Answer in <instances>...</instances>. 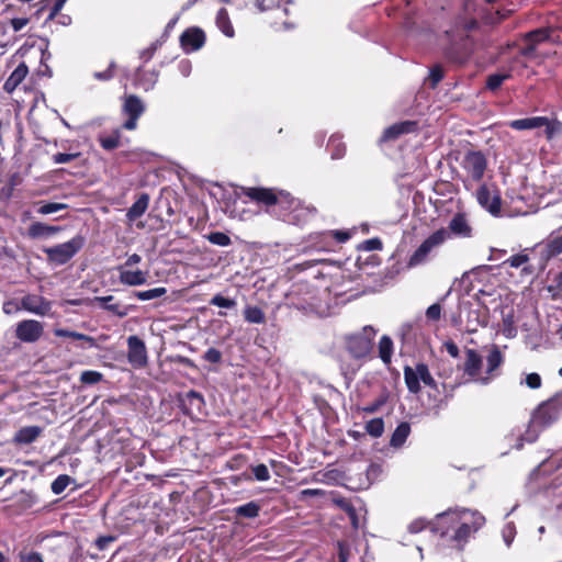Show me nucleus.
<instances>
[{"instance_id": "15", "label": "nucleus", "mask_w": 562, "mask_h": 562, "mask_svg": "<svg viewBox=\"0 0 562 562\" xmlns=\"http://www.w3.org/2000/svg\"><path fill=\"white\" fill-rule=\"evenodd\" d=\"M18 310H24L35 315L45 316L52 310V302L42 295L26 294L20 300Z\"/></svg>"}, {"instance_id": "34", "label": "nucleus", "mask_w": 562, "mask_h": 562, "mask_svg": "<svg viewBox=\"0 0 562 562\" xmlns=\"http://www.w3.org/2000/svg\"><path fill=\"white\" fill-rule=\"evenodd\" d=\"M276 204L272 206V211L277 214L276 209H280L278 216L283 215V212H288L296 206V200L288 192L277 191L276 192Z\"/></svg>"}, {"instance_id": "52", "label": "nucleus", "mask_w": 562, "mask_h": 562, "mask_svg": "<svg viewBox=\"0 0 562 562\" xmlns=\"http://www.w3.org/2000/svg\"><path fill=\"white\" fill-rule=\"evenodd\" d=\"M210 304L224 308H233L236 306V301L221 294H216L211 299Z\"/></svg>"}, {"instance_id": "40", "label": "nucleus", "mask_w": 562, "mask_h": 562, "mask_svg": "<svg viewBox=\"0 0 562 562\" xmlns=\"http://www.w3.org/2000/svg\"><path fill=\"white\" fill-rule=\"evenodd\" d=\"M330 149V156L333 159H340L346 154V145L342 143L340 137L331 136L327 144Z\"/></svg>"}, {"instance_id": "64", "label": "nucleus", "mask_w": 562, "mask_h": 562, "mask_svg": "<svg viewBox=\"0 0 562 562\" xmlns=\"http://www.w3.org/2000/svg\"><path fill=\"white\" fill-rule=\"evenodd\" d=\"M426 317L429 321H439L441 317V306L439 303L431 304L426 311Z\"/></svg>"}, {"instance_id": "14", "label": "nucleus", "mask_w": 562, "mask_h": 562, "mask_svg": "<svg viewBox=\"0 0 562 562\" xmlns=\"http://www.w3.org/2000/svg\"><path fill=\"white\" fill-rule=\"evenodd\" d=\"M127 360L134 368H143L147 364V350L145 342L138 336L127 338Z\"/></svg>"}, {"instance_id": "26", "label": "nucleus", "mask_w": 562, "mask_h": 562, "mask_svg": "<svg viewBox=\"0 0 562 562\" xmlns=\"http://www.w3.org/2000/svg\"><path fill=\"white\" fill-rule=\"evenodd\" d=\"M555 29L552 26L539 27L522 35V42H530L536 47L551 40Z\"/></svg>"}, {"instance_id": "55", "label": "nucleus", "mask_w": 562, "mask_h": 562, "mask_svg": "<svg viewBox=\"0 0 562 562\" xmlns=\"http://www.w3.org/2000/svg\"><path fill=\"white\" fill-rule=\"evenodd\" d=\"M337 505L350 517V519L356 522L357 520V510L350 501L346 498H340L337 502Z\"/></svg>"}, {"instance_id": "37", "label": "nucleus", "mask_w": 562, "mask_h": 562, "mask_svg": "<svg viewBox=\"0 0 562 562\" xmlns=\"http://www.w3.org/2000/svg\"><path fill=\"white\" fill-rule=\"evenodd\" d=\"M244 318L250 324H265L266 315L261 307L247 305L244 310Z\"/></svg>"}, {"instance_id": "7", "label": "nucleus", "mask_w": 562, "mask_h": 562, "mask_svg": "<svg viewBox=\"0 0 562 562\" xmlns=\"http://www.w3.org/2000/svg\"><path fill=\"white\" fill-rule=\"evenodd\" d=\"M460 165L472 181L480 182L487 168V159L481 150H468Z\"/></svg>"}, {"instance_id": "44", "label": "nucleus", "mask_w": 562, "mask_h": 562, "mask_svg": "<svg viewBox=\"0 0 562 562\" xmlns=\"http://www.w3.org/2000/svg\"><path fill=\"white\" fill-rule=\"evenodd\" d=\"M319 237L325 239H331L336 243H346L351 238V234L348 231H329V232H322Z\"/></svg>"}, {"instance_id": "51", "label": "nucleus", "mask_w": 562, "mask_h": 562, "mask_svg": "<svg viewBox=\"0 0 562 562\" xmlns=\"http://www.w3.org/2000/svg\"><path fill=\"white\" fill-rule=\"evenodd\" d=\"M389 395L382 394L376 400L371 402L370 404L362 407V412L367 414H373L381 409L382 406H384L387 402Z\"/></svg>"}, {"instance_id": "11", "label": "nucleus", "mask_w": 562, "mask_h": 562, "mask_svg": "<svg viewBox=\"0 0 562 562\" xmlns=\"http://www.w3.org/2000/svg\"><path fill=\"white\" fill-rule=\"evenodd\" d=\"M123 112L127 120L123 123V128L132 131L136 128L138 119L145 112V104L142 99L135 94L126 95L123 103Z\"/></svg>"}, {"instance_id": "47", "label": "nucleus", "mask_w": 562, "mask_h": 562, "mask_svg": "<svg viewBox=\"0 0 562 562\" xmlns=\"http://www.w3.org/2000/svg\"><path fill=\"white\" fill-rule=\"evenodd\" d=\"M206 239L217 246L226 247L232 244L231 237L223 232H211L209 235H206Z\"/></svg>"}, {"instance_id": "54", "label": "nucleus", "mask_w": 562, "mask_h": 562, "mask_svg": "<svg viewBox=\"0 0 562 562\" xmlns=\"http://www.w3.org/2000/svg\"><path fill=\"white\" fill-rule=\"evenodd\" d=\"M430 522H431V520H426L424 518H417L408 525L407 529L411 533H418L425 529L430 530Z\"/></svg>"}, {"instance_id": "28", "label": "nucleus", "mask_w": 562, "mask_h": 562, "mask_svg": "<svg viewBox=\"0 0 562 562\" xmlns=\"http://www.w3.org/2000/svg\"><path fill=\"white\" fill-rule=\"evenodd\" d=\"M42 434L40 426H25L19 429L13 438V441L19 445H30L34 442Z\"/></svg>"}, {"instance_id": "12", "label": "nucleus", "mask_w": 562, "mask_h": 562, "mask_svg": "<svg viewBox=\"0 0 562 562\" xmlns=\"http://www.w3.org/2000/svg\"><path fill=\"white\" fill-rule=\"evenodd\" d=\"M180 46L184 53L190 54L201 49L206 42L205 32L199 26H190L180 35Z\"/></svg>"}, {"instance_id": "3", "label": "nucleus", "mask_w": 562, "mask_h": 562, "mask_svg": "<svg viewBox=\"0 0 562 562\" xmlns=\"http://www.w3.org/2000/svg\"><path fill=\"white\" fill-rule=\"evenodd\" d=\"M562 414V392H557L541 402L533 411L530 425L547 428L555 423Z\"/></svg>"}, {"instance_id": "63", "label": "nucleus", "mask_w": 562, "mask_h": 562, "mask_svg": "<svg viewBox=\"0 0 562 562\" xmlns=\"http://www.w3.org/2000/svg\"><path fill=\"white\" fill-rule=\"evenodd\" d=\"M524 43H525V45L519 48L518 55L521 57H525V58H529V59L535 58L537 47L533 44H531L530 42H524Z\"/></svg>"}, {"instance_id": "35", "label": "nucleus", "mask_w": 562, "mask_h": 562, "mask_svg": "<svg viewBox=\"0 0 562 562\" xmlns=\"http://www.w3.org/2000/svg\"><path fill=\"white\" fill-rule=\"evenodd\" d=\"M54 335L56 337H65V338L74 339V340L85 341L86 346H82L83 348H91V347L95 346V339L93 337L86 335V334L78 333V331H74V330H69V329H65V328H55Z\"/></svg>"}, {"instance_id": "10", "label": "nucleus", "mask_w": 562, "mask_h": 562, "mask_svg": "<svg viewBox=\"0 0 562 562\" xmlns=\"http://www.w3.org/2000/svg\"><path fill=\"white\" fill-rule=\"evenodd\" d=\"M346 348L355 359H363L373 348V338L366 333L353 334L347 337Z\"/></svg>"}, {"instance_id": "24", "label": "nucleus", "mask_w": 562, "mask_h": 562, "mask_svg": "<svg viewBox=\"0 0 562 562\" xmlns=\"http://www.w3.org/2000/svg\"><path fill=\"white\" fill-rule=\"evenodd\" d=\"M29 74V67L27 65L22 61L20 63L16 68L11 72L9 78L5 80L3 85V90L7 93H12L26 78Z\"/></svg>"}, {"instance_id": "48", "label": "nucleus", "mask_w": 562, "mask_h": 562, "mask_svg": "<svg viewBox=\"0 0 562 562\" xmlns=\"http://www.w3.org/2000/svg\"><path fill=\"white\" fill-rule=\"evenodd\" d=\"M509 78V74H492L486 79V88L491 91H496Z\"/></svg>"}, {"instance_id": "9", "label": "nucleus", "mask_w": 562, "mask_h": 562, "mask_svg": "<svg viewBox=\"0 0 562 562\" xmlns=\"http://www.w3.org/2000/svg\"><path fill=\"white\" fill-rule=\"evenodd\" d=\"M459 517L460 510L449 509L438 514L430 522V532L441 539L448 538L451 541V535L454 533Z\"/></svg>"}, {"instance_id": "46", "label": "nucleus", "mask_w": 562, "mask_h": 562, "mask_svg": "<svg viewBox=\"0 0 562 562\" xmlns=\"http://www.w3.org/2000/svg\"><path fill=\"white\" fill-rule=\"evenodd\" d=\"M70 482L71 477L69 475L60 474L52 482L50 490L55 495H59L66 490Z\"/></svg>"}, {"instance_id": "30", "label": "nucleus", "mask_w": 562, "mask_h": 562, "mask_svg": "<svg viewBox=\"0 0 562 562\" xmlns=\"http://www.w3.org/2000/svg\"><path fill=\"white\" fill-rule=\"evenodd\" d=\"M378 350H379V358L381 359L383 364L390 370L391 363H392V356L394 352L393 340L391 339L390 336L383 335L380 338V341L378 345Z\"/></svg>"}, {"instance_id": "31", "label": "nucleus", "mask_w": 562, "mask_h": 562, "mask_svg": "<svg viewBox=\"0 0 562 562\" xmlns=\"http://www.w3.org/2000/svg\"><path fill=\"white\" fill-rule=\"evenodd\" d=\"M113 299L114 297L112 295L95 296L93 299V302L98 304L101 308L112 313L117 317H125L128 314V310L126 307H122L119 303L111 304L110 302H112Z\"/></svg>"}, {"instance_id": "29", "label": "nucleus", "mask_w": 562, "mask_h": 562, "mask_svg": "<svg viewBox=\"0 0 562 562\" xmlns=\"http://www.w3.org/2000/svg\"><path fill=\"white\" fill-rule=\"evenodd\" d=\"M544 123H547V116H532L510 121L508 126L516 131H525L541 127Z\"/></svg>"}, {"instance_id": "53", "label": "nucleus", "mask_w": 562, "mask_h": 562, "mask_svg": "<svg viewBox=\"0 0 562 562\" xmlns=\"http://www.w3.org/2000/svg\"><path fill=\"white\" fill-rule=\"evenodd\" d=\"M445 72L440 65H435L429 72V83L431 88H436L438 83L443 79Z\"/></svg>"}, {"instance_id": "56", "label": "nucleus", "mask_w": 562, "mask_h": 562, "mask_svg": "<svg viewBox=\"0 0 562 562\" xmlns=\"http://www.w3.org/2000/svg\"><path fill=\"white\" fill-rule=\"evenodd\" d=\"M251 472L257 481H268L270 473L266 464L260 463L251 468Z\"/></svg>"}, {"instance_id": "59", "label": "nucleus", "mask_w": 562, "mask_h": 562, "mask_svg": "<svg viewBox=\"0 0 562 562\" xmlns=\"http://www.w3.org/2000/svg\"><path fill=\"white\" fill-rule=\"evenodd\" d=\"M526 385L531 390H538L542 385V379L539 373H528L525 379Z\"/></svg>"}, {"instance_id": "36", "label": "nucleus", "mask_w": 562, "mask_h": 562, "mask_svg": "<svg viewBox=\"0 0 562 562\" xmlns=\"http://www.w3.org/2000/svg\"><path fill=\"white\" fill-rule=\"evenodd\" d=\"M216 26L218 30L227 37H233L235 35L234 26L231 22L228 12L225 8H222L217 11L215 19Z\"/></svg>"}, {"instance_id": "61", "label": "nucleus", "mask_w": 562, "mask_h": 562, "mask_svg": "<svg viewBox=\"0 0 562 562\" xmlns=\"http://www.w3.org/2000/svg\"><path fill=\"white\" fill-rule=\"evenodd\" d=\"M203 359L210 363H220L222 361V352L216 348H209L204 352Z\"/></svg>"}, {"instance_id": "50", "label": "nucleus", "mask_w": 562, "mask_h": 562, "mask_svg": "<svg viewBox=\"0 0 562 562\" xmlns=\"http://www.w3.org/2000/svg\"><path fill=\"white\" fill-rule=\"evenodd\" d=\"M548 257H555L562 254V236L550 239L546 246Z\"/></svg>"}, {"instance_id": "19", "label": "nucleus", "mask_w": 562, "mask_h": 562, "mask_svg": "<svg viewBox=\"0 0 562 562\" xmlns=\"http://www.w3.org/2000/svg\"><path fill=\"white\" fill-rule=\"evenodd\" d=\"M504 355L502 353L497 345H492L486 356V374L487 376L482 379L483 383H487L491 379L498 375L496 372L504 363Z\"/></svg>"}, {"instance_id": "6", "label": "nucleus", "mask_w": 562, "mask_h": 562, "mask_svg": "<svg viewBox=\"0 0 562 562\" xmlns=\"http://www.w3.org/2000/svg\"><path fill=\"white\" fill-rule=\"evenodd\" d=\"M450 238V234L446 228H439L430 234L420 245L419 247L411 255L407 267L413 268L424 263L430 252L442 246L447 239Z\"/></svg>"}, {"instance_id": "18", "label": "nucleus", "mask_w": 562, "mask_h": 562, "mask_svg": "<svg viewBox=\"0 0 562 562\" xmlns=\"http://www.w3.org/2000/svg\"><path fill=\"white\" fill-rule=\"evenodd\" d=\"M418 131L416 121H402L386 127L380 138L381 143L394 142L402 135L412 134Z\"/></svg>"}, {"instance_id": "13", "label": "nucleus", "mask_w": 562, "mask_h": 562, "mask_svg": "<svg viewBox=\"0 0 562 562\" xmlns=\"http://www.w3.org/2000/svg\"><path fill=\"white\" fill-rule=\"evenodd\" d=\"M43 333V324L35 319H23L15 327V337L22 342H35Z\"/></svg>"}, {"instance_id": "5", "label": "nucleus", "mask_w": 562, "mask_h": 562, "mask_svg": "<svg viewBox=\"0 0 562 562\" xmlns=\"http://www.w3.org/2000/svg\"><path fill=\"white\" fill-rule=\"evenodd\" d=\"M404 381L409 393L418 394L422 391L420 382L431 390L438 391V384L425 362H417L415 368L404 367Z\"/></svg>"}, {"instance_id": "39", "label": "nucleus", "mask_w": 562, "mask_h": 562, "mask_svg": "<svg viewBox=\"0 0 562 562\" xmlns=\"http://www.w3.org/2000/svg\"><path fill=\"white\" fill-rule=\"evenodd\" d=\"M236 516L244 518H256L259 515L260 506L258 503L251 501L240 505L234 509Z\"/></svg>"}, {"instance_id": "22", "label": "nucleus", "mask_w": 562, "mask_h": 562, "mask_svg": "<svg viewBox=\"0 0 562 562\" xmlns=\"http://www.w3.org/2000/svg\"><path fill=\"white\" fill-rule=\"evenodd\" d=\"M483 360L475 349H465V361L463 363V372L471 379H476L481 372Z\"/></svg>"}, {"instance_id": "1", "label": "nucleus", "mask_w": 562, "mask_h": 562, "mask_svg": "<svg viewBox=\"0 0 562 562\" xmlns=\"http://www.w3.org/2000/svg\"><path fill=\"white\" fill-rule=\"evenodd\" d=\"M465 16H458L451 30L446 31L450 42L443 50L446 60L454 65H464L470 59L474 42L468 34L479 25L475 16L470 15L474 9V0H464Z\"/></svg>"}, {"instance_id": "57", "label": "nucleus", "mask_w": 562, "mask_h": 562, "mask_svg": "<svg viewBox=\"0 0 562 562\" xmlns=\"http://www.w3.org/2000/svg\"><path fill=\"white\" fill-rule=\"evenodd\" d=\"M319 234L321 233H317L314 236H311V240H312L313 245L318 250H324V251L330 250V248L333 246L331 239L322 238V237L318 236Z\"/></svg>"}, {"instance_id": "58", "label": "nucleus", "mask_w": 562, "mask_h": 562, "mask_svg": "<svg viewBox=\"0 0 562 562\" xmlns=\"http://www.w3.org/2000/svg\"><path fill=\"white\" fill-rule=\"evenodd\" d=\"M80 155V153H57L52 156V160L54 164L61 165L70 162L71 160L78 158Z\"/></svg>"}, {"instance_id": "20", "label": "nucleus", "mask_w": 562, "mask_h": 562, "mask_svg": "<svg viewBox=\"0 0 562 562\" xmlns=\"http://www.w3.org/2000/svg\"><path fill=\"white\" fill-rule=\"evenodd\" d=\"M446 229L449 232L450 236L454 235L458 237L468 238L472 235V227L469 224L467 215L460 212L452 216L451 221L449 222V226Z\"/></svg>"}, {"instance_id": "43", "label": "nucleus", "mask_w": 562, "mask_h": 562, "mask_svg": "<svg viewBox=\"0 0 562 562\" xmlns=\"http://www.w3.org/2000/svg\"><path fill=\"white\" fill-rule=\"evenodd\" d=\"M167 293L166 288H154L145 291H135L133 295L140 301H149L160 296H164Z\"/></svg>"}, {"instance_id": "33", "label": "nucleus", "mask_w": 562, "mask_h": 562, "mask_svg": "<svg viewBox=\"0 0 562 562\" xmlns=\"http://www.w3.org/2000/svg\"><path fill=\"white\" fill-rule=\"evenodd\" d=\"M411 434V424L408 422L400 423L390 438V446L401 448Z\"/></svg>"}, {"instance_id": "42", "label": "nucleus", "mask_w": 562, "mask_h": 562, "mask_svg": "<svg viewBox=\"0 0 562 562\" xmlns=\"http://www.w3.org/2000/svg\"><path fill=\"white\" fill-rule=\"evenodd\" d=\"M366 431L373 438H379L384 432V422L381 417L372 418L366 423Z\"/></svg>"}, {"instance_id": "41", "label": "nucleus", "mask_w": 562, "mask_h": 562, "mask_svg": "<svg viewBox=\"0 0 562 562\" xmlns=\"http://www.w3.org/2000/svg\"><path fill=\"white\" fill-rule=\"evenodd\" d=\"M546 126L544 135L547 140H552L557 135L562 133V122L558 119H549L547 117V123L543 124Z\"/></svg>"}, {"instance_id": "8", "label": "nucleus", "mask_w": 562, "mask_h": 562, "mask_svg": "<svg viewBox=\"0 0 562 562\" xmlns=\"http://www.w3.org/2000/svg\"><path fill=\"white\" fill-rule=\"evenodd\" d=\"M476 201L493 216H499L502 212V196L499 189L495 184H481L476 190Z\"/></svg>"}, {"instance_id": "4", "label": "nucleus", "mask_w": 562, "mask_h": 562, "mask_svg": "<svg viewBox=\"0 0 562 562\" xmlns=\"http://www.w3.org/2000/svg\"><path fill=\"white\" fill-rule=\"evenodd\" d=\"M86 238L82 235H76L66 243L44 248L47 261L63 266L69 262L85 246Z\"/></svg>"}, {"instance_id": "45", "label": "nucleus", "mask_w": 562, "mask_h": 562, "mask_svg": "<svg viewBox=\"0 0 562 562\" xmlns=\"http://www.w3.org/2000/svg\"><path fill=\"white\" fill-rule=\"evenodd\" d=\"M103 380V374L94 370L82 371L79 381L86 385H93Z\"/></svg>"}, {"instance_id": "32", "label": "nucleus", "mask_w": 562, "mask_h": 562, "mask_svg": "<svg viewBox=\"0 0 562 562\" xmlns=\"http://www.w3.org/2000/svg\"><path fill=\"white\" fill-rule=\"evenodd\" d=\"M122 133L120 128L113 130L111 133H101L98 136L100 146L108 151L114 150L121 146Z\"/></svg>"}, {"instance_id": "62", "label": "nucleus", "mask_w": 562, "mask_h": 562, "mask_svg": "<svg viewBox=\"0 0 562 562\" xmlns=\"http://www.w3.org/2000/svg\"><path fill=\"white\" fill-rule=\"evenodd\" d=\"M361 248L367 251L381 250L383 248V243L380 238L374 237V238L364 240L362 243Z\"/></svg>"}, {"instance_id": "21", "label": "nucleus", "mask_w": 562, "mask_h": 562, "mask_svg": "<svg viewBox=\"0 0 562 562\" xmlns=\"http://www.w3.org/2000/svg\"><path fill=\"white\" fill-rule=\"evenodd\" d=\"M120 282L128 286H137L147 282L148 272L139 269L128 270L125 266L117 267Z\"/></svg>"}, {"instance_id": "2", "label": "nucleus", "mask_w": 562, "mask_h": 562, "mask_svg": "<svg viewBox=\"0 0 562 562\" xmlns=\"http://www.w3.org/2000/svg\"><path fill=\"white\" fill-rule=\"evenodd\" d=\"M484 524L485 517L477 510L460 509V517L454 533L451 535V542L462 547Z\"/></svg>"}, {"instance_id": "23", "label": "nucleus", "mask_w": 562, "mask_h": 562, "mask_svg": "<svg viewBox=\"0 0 562 562\" xmlns=\"http://www.w3.org/2000/svg\"><path fill=\"white\" fill-rule=\"evenodd\" d=\"M61 231L60 226L48 225L43 222H33L26 231V237L30 239L48 238Z\"/></svg>"}, {"instance_id": "16", "label": "nucleus", "mask_w": 562, "mask_h": 562, "mask_svg": "<svg viewBox=\"0 0 562 562\" xmlns=\"http://www.w3.org/2000/svg\"><path fill=\"white\" fill-rule=\"evenodd\" d=\"M292 4L290 0H256V7L262 12L279 11V20L286 29L293 26V22L288 20Z\"/></svg>"}, {"instance_id": "17", "label": "nucleus", "mask_w": 562, "mask_h": 562, "mask_svg": "<svg viewBox=\"0 0 562 562\" xmlns=\"http://www.w3.org/2000/svg\"><path fill=\"white\" fill-rule=\"evenodd\" d=\"M277 190L263 187H243L241 194L249 198L251 201L262 204L267 207H272L276 204Z\"/></svg>"}, {"instance_id": "27", "label": "nucleus", "mask_w": 562, "mask_h": 562, "mask_svg": "<svg viewBox=\"0 0 562 562\" xmlns=\"http://www.w3.org/2000/svg\"><path fill=\"white\" fill-rule=\"evenodd\" d=\"M149 205V195L145 192L140 193L137 200L126 212L128 222H134L145 214Z\"/></svg>"}, {"instance_id": "49", "label": "nucleus", "mask_w": 562, "mask_h": 562, "mask_svg": "<svg viewBox=\"0 0 562 562\" xmlns=\"http://www.w3.org/2000/svg\"><path fill=\"white\" fill-rule=\"evenodd\" d=\"M116 63L112 60L108 68L103 71H94L93 78L99 81H110L112 80L116 75Z\"/></svg>"}, {"instance_id": "60", "label": "nucleus", "mask_w": 562, "mask_h": 562, "mask_svg": "<svg viewBox=\"0 0 562 562\" xmlns=\"http://www.w3.org/2000/svg\"><path fill=\"white\" fill-rule=\"evenodd\" d=\"M529 261V257L526 254H517L509 257L505 263H508L512 268H519Z\"/></svg>"}, {"instance_id": "38", "label": "nucleus", "mask_w": 562, "mask_h": 562, "mask_svg": "<svg viewBox=\"0 0 562 562\" xmlns=\"http://www.w3.org/2000/svg\"><path fill=\"white\" fill-rule=\"evenodd\" d=\"M34 205L37 206L36 212H37V214H41V215L56 213L61 210H66L68 207V205L65 203L44 202V201H37L34 203Z\"/></svg>"}, {"instance_id": "25", "label": "nucleus", "mask_w": 562, "mask_h": 562, "mask_svg": "<svg viewBox=\"0 0 562 562\" xmlns=\"http://www.w3.org/2000/svg\"><path fill=\"white\" fill-rule=\"evenodd\" d=\"M158 76L159 72L155 69L147 70L144 67H138L135 72V85L148 91L156 85Z\"/></svg>"}]
</instances>
